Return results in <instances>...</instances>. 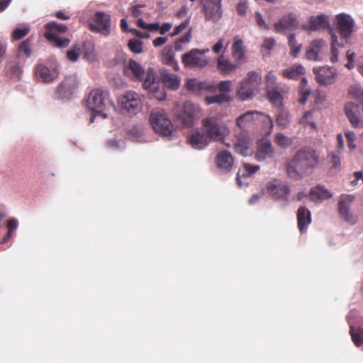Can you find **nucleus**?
<instances>
[{
    "label": "nucleus",
    "instance_id": "2eb2a0df",
    "mask_svg": "<svg viewBox=\"0 0 363 363\" xmlns=\"http://www.w3.org/2000/svg\"><path fill=\"white\" fill-rule=\"evenodd\" d=\"M313 72L315 74V81L320 85L325 86L335 82L336 72L332 67H314Z\"/></svg>",
    "mask_w": 363,
    "mask_h": 363
},
{
    "label": "nucleus",
    "instance_id": "49530a36",
    "mask_svg": "<svg viewBox=\"0 0 363 363\" xmlns=\"http://www.w3.org/2000/svg\"><path fill=\"white\" fill-rule=\"evenodd\" d=\"M348 92L352 98L358 101H363V89L359 85H351Z\"/></svg>",
    "mask_w": 363,
    "mask_h": 363
},
{
    "label": "nucleus",
    "instance_id": "5701e85b",
    "mask_svg": "<svg viewBox=\"0 0 363 363\" xmlns=\"http://www.w3.org/2000/svg\"><path fill=\"white\" fill-rule=\"evenodd\" d=\"M240 63L233 62L230 61V59L225 58L223 55H221L218 59H217V69L218 72L222 75H228L231 73L236 71V69L239 67Z\"/></svg>",
    "mask_w": 363,
    "mask_h": 363
},
{
    "label": "nucleus",
    "instance_id": "13d9d810",
    "mask_svg": "<svg viewBox=\"0 0 363 363\" xmlns=\"http://www.w3.org/2000/svg\"><path fill=\"white\" fill-rule=\"evenodd\" d=\"M16 228H17L16 220L13 219V218L9 220L8 223H7L9 235H11V234L16 229Z\"/></svg>",
    "mask_w": 363,
    "mask_h": 363
},
{
    "label": "nucleus",
    "instance_id": "72a5a7b5",
    "mask_svg": "<svg viewBox=\"0 0 363 363\" xmlns=\"http://www.w3.org/2000/svg\"><path fill=\"white\" fill-rule=\"evenodd\" d=\"M130 70L135 78L142 81L145 76L144 68L135 60L130 59L128 65L125 67V72L127 73Z\"/></svg>",
    "mask_w": 363,
    "mask_h": 363
},
{
    "label": "nucleus",
    "instance_id": "aec40b11",
    "mask_svg": "<svg viewBox=\"0 0 363 363\" xmlns=\"http://www.w3.org/2000/svg\"><path fill=\"white\" fill-rule=\"evenodd\" d=\"M354 199V196L352 195H342L338 202V211L341 217L351 223H355V219L350 211V205Z\"/></svg>",
    "mask_w": 363,
    "mask_h": 363
},
{
    "label": "nucleus",
    "instance_id": "a18cd8bd",
    "mask_svg": "<svg viewBox=\"0 0 363 363\" xmlns=\"http://www.w3.org/2000/svg\"><path fill=\"white\" fill-rule=\"evenodd\" d=\"M143 43L136 38L129 40L128 47L130 50L135 54H140L143 51Z\"/></svg>",
    "mask_w": 363,
    "mask_h": 363
},
{
    "label": "nucleus",
    "instance_id": "09e8293b",
    "mask_svg": "<svg viewBox=\"0 0 363 363\" xmlns=\"http://www.w3.org/2000/svg\"><path fill=\"white\" fill-rule=\"evenodd\" d=\"M29 27H24L23 28H16L11 33L13 40H20L26 37L30 32Z\"/></svg>",
    "mask_w": 363,
    "mask_h": 363
},
{
    "label": "nucleus",
    "instance_id": "5fc2aeb1",
    "mask_svg": "<svg viewBox=\"0 0 363 363\" xmlns=\"http://www.w3.org/2000/svg\"><path fill=\"white\" fill-rule=\"evenodd\" d=\"M330 163L331 164V168L333 169H339L341 165V161L339 155V152L332 153L331 158L330 160Z\"/></svg>",
    "mask_w": 363,
    "mask_h": 363
},
{
    "label": "nucleus",
    "instance_id": "c9c22d12",
    "mask_svg": "<svg viewBox=\"0 0 363 363\" xmlns=\"http://www.w3.org/2000/svg\"><path fill=\"white\" fill-rule=\"evenodd\" d=\"M329 35L331 36V57L330 61L333 63L337 62L338 60V48H342L343 45L340 44L337 40V36L334 33L333 29H330Z\"/></svg>",
    "mask_w": 363,
    "mask_h": 363
},
{
    "label": "nucleus",
    "instance_id": "412c9836",
    "mask_svg": "<svg viewBox=\"0 0 363 363\" xmlns=\"http://www.w3.org/2000/svg\"><path fill=\"white\" fill-rule=\"evenodd\" d=\"M298 22L296 16L294 13H289L282 16L277 22L274 23V30L277 33H282L284 30H292L297 28Z\"/></svg>",
    "mask_w": 363,
    "mask_h": 363
},
{
    "label": "nucleus",
    "instance_id": "6e6552de",
    "mask_svg": "<svg viewBox=\"0 0 363 363\" xmlns=\"http://www.w3.org/2000/svg\"><path fill=\"white\" fill-rule=\"evenodd\" d=\"M174 112L176 117L186 127L192 126L194 120L201 115L200 108L190 101L185 102L181 107L177 104Z\"/></svg>",
    "mask_w": 363,
    "mask_h": 363
},
{
    "label": "nucleus",
    "instance_id": "58836bf2",
    "mask_svg": "<svg viewBox=\"0 0 363 363\" xmlns=\"http://www.w3.org/2000/svg\"><path fill=\"white\" fill-rule=\"evenodd\" d=\"M32 41L33 38L29 37L26 40H23L18 45V51L19 54L26 58L30 57L32 55Z\"/></svg>",
    "mask_w": 363,
    "mask_h": 363
},
{
    "label": "nucleus",
    "instance_id": "f704fd0d",
    "mask_svg": "<svg viewBox=\"0 0 363 363\" xmlns=\"http://www.w3.org/2000/svg\"><path fill=\"white\" fill-rule=\"evenodd\" d=\"M267 99L273 105L278 108L282 106L283 96L277 87H272L267 89Z\"/></svg>",
    "mask_w": 363,
    "mask_h": 363
},
{
    "label": "nucleus",
    "instance_id": "c85d7f7f",
    "mask_svg": "<svg viewBox=\"0 0 363 363\" xmlns=\"http://www.w3.org/2000/svg\"><path fill=\"white\" fill-rule=\"evenodd\" d=\"M260 169L259 165H253L248 163H244L241 168L239 169L236 175V182L241 186L242 183V178H247L257 173Z\"/></svg>",
    "mask_w": 363,
    "mask_h": 363
},
{
    "label": "nucleus",
    "instance_id": "c756f323",
    "mask_svg": "<svg viewBox=\"0 0 363 363\" xmlns=\"http://www.w3.org/2000/svg\"><path fill=\"white\" fill-rule=\"evenodd\" d=\"M35 75L38 81L44 83H50L55 79L54 73L43 64H38L35 70Z\"/></svg>",
    "mask_w": 363,
    "mask_h": 363
},
{
    "label": "nucleus",
    "instance_id": "864d4df0",
    "mask_svg": "<svg viewBox=\"0 0 363 363\" xmlns=\"http://www.w3.org/2000/svg\"><path fill=\"white\" fill-rule=\"evenodd\" d=\"M345 138L347 142V146L350 150H354L356 147V145L354 144L355 141V134L354 132L347 130L345 133Z\"/></svg>",
    "mask_w": 363,
    "mask_h": 363
},
{
    "label": "nucleus",
    "instance_id": "c03bdc74",
    "mask_svg": "<svg viewBox=\"0 0 363 363\" xmlns=\"http://www.w3.org/2000/svg\"><path fill=\"white\" fill-rule=\"evenodd\" d=\"M186 87L189 91H199L207 89L205 82L198 81L196 79H189L186 83Z\"/></svg>",
    "mask_w": 363,
    "mask_h": 363
},
{
    "label": "nucleus",
    "instance_id": "a19ab883",
    "mask_svg": "<svg viewBox=\"0 0 363 363\" xmlns=\"http://www.w3.org/2000/svg\"><path fill=\"white\" fill-rule=\"evenodd\" d=\"M288 44L290 48V55L293 57H296L302 48V45L297 43L294 33L288 36Z\"/></svg>",
    "mask_w": 363,
    "mask_h": 363
},
{
    "label": "nucleus",
    "instance_id": "6ab92c4d",
    "mask_svg": "<svg viewBox=\"0 0 363 363\" xmlns=\"http://www.w3.org/2000/svg\"><path fill=\"white\" fill-rule=\"evenodd\" d=\"M303 29L309 31H316L321 29H333L330 27L329 16L325 14L311 16L308 21V25L303 26Z\"/></svg>",
    "mask_w": 363,
    "mask_h": 363
},
{
    "label": "nucleus",
    "instance_id": "bf43d9fd",
    "mask_svg": "<svg viewBox=\"0 0 363 363\" xmlns=\"http://www.w3.org/2000/svg\"><path fill=\"white\" fill-rule=\"evenodd\" d=\"M247 6L246 3L240 2L237 5L236 10L239 15L244 16L247 11Z\"/></svg>",
    "mask_w": 363,
    "mask_h": 363
},
{
    "label": "nucleus",
    "instance_id": "0e129e2a",
    "mask_svg": "<svg viewBox=\"0 0 363 363\" xmlns=\"http://www.w3.org/2000/svg\"><path fill=\"white\" fill-rule=\"evenodd\" d=\"M172 24L169 23H164L162 25V26H160V33L161 35H164L167 32H168L172 28Z\"/></svg>",
    "mask_w": 363,
    "mask_h": 363
},
{
    "label": "nucleus",
    "instance_id": "4be33fe9",
    "mask_svg": "<svg viewBox=\"0 0 363 363\" xmlns=\"http://www.w3.org/2000/svg\"><path fill=\"white\" fill-rule=\"evenodd\" d=\"M210 140L204 132L195 130L188 136V143L194 149L202 150L210 143Z\"/></svg>",
    "mask_w": 363,
    "mask_h": 363
},
{
    "label": "nucleus",
    "instance_id": "f3484780",
    "mask_svg": "<svg viewBox=\"0 0 363 363\" xmlns=\"http://www.w3.org/2000/svg\"><path fill=\"white\" fill-rule=\"evenodd\" d=\"M267 191L274 199L287 200L290 193V189L286 183L278 179H274L267 184Z\"/></svg>",
    "mask_w": 363,
    "mask_h": 363
},
{
    "label": "nucleus",
    "instance_id": "052dcab7",
    "mask_svg": "<svg viewBox=\"0 0 363 363\" xmlns=\"http://www.w3.org/2000/svg\"><path fill=\"white\" fill-rule=\"evenodd\" d=\"M275 44V41L274 40V38H266L264 41V43H263V48L267 49V50H272V48L274 47Z\"/></svg>",
    "mask_w": 363,
    "mask_h": 363
},
{
    "label": "nucleus",
    "instance_id": "4468645a",
    "mask_svg": "<svg viewBox=\"0 0 363 363\" xmlns=\"http://www.w3.org/2000/svg\"><path fill=\"white\" fill-rule=\"evenodd\" d=\"M344 111L353 128H363V116L359 112V105L353 102H347L344 106Z\"/></svg>",
    "mask_w": 363,
    "mask_h": 363
},
{
    "label": "nucleus",
    "instance_id": "8fccbe9b",
    "mask_svg": "<svg viewBox=\"0 0 363 363\" xmlns=\"http://www.w3.org/2000/svg\"><path fill=\"white\" fill-rule=\"evenodd\" d=\"M313 118V112L312 111H307L305 113V114L303 116V117L300 119V124L303 125V126H306L308 125H311L312 128L315 127V124L314 122H313L311 120Z\"/></svg>",
    "mask_w": 363,
    "mask_h": 363
},
{
    "label": "nucleus",
    "instance_id": "f257e3e1",
    "mask_svg": "<svg viewBox=\"0 0 363 363\" xmlns=\"http://www.w3.org/2000/svg\"><path fill=\"white\" fill-rule=\"evenodd\" d=\"M320 155L312 147L298 150L286 165L287 176L294 180L301 179L311 173L319 163Z\"/></svg>",
    "mask_w": 363,
    "mask_h": 363
},
{
    "label": "nucleus",
    "instance_id": "b1692460",
    "mask_svg": "<svg viewBox=\"0 0 363 363\" xmlns=\"http://www.w3.org/2000/svg\"><path fill=\"white\" fill-rule=\"evenodd\" d=\"M296 216L298 230L301 233H305L312 220L310 211L305 206H301L298 208Z\"/></svg>",
    "mask_w": 363,
    "mask_h": 363
},
{
    "label": "nucleus",
    "instance_id": "69168bd1",
    "mask_svg": "<svg viewBox=\"0 0 363 363\" xmlns=\"http://www.w3.org/2000/svg\"><path fill=\"white\" fill-rule=\"evenodd\" d=\"M255 19L259 26L267 28V25L262 15L259 13H256Z\"/></svg>",
    "mask_w": 363,
    "mask_h": 363
},
{
    "label": "nucleus",
    "instance_id": "bb28decb",
    "mask_svg": "<svg viewBox=\"0 0 363 363\" xmlns=\"http://www.w3.org/2000/svg\"><path fill=\"white\" fill-rule=\"evenodd\" d=\"M161 80L163 84L168 89L177 90L180 85V79L177 74L169 73L167 69H163L160 73Z\"/></svg>",
    "mask_w": 363,
    "mask_h": 363
},
{
    "label": "nucleus",
    "instance_id": "1a4fd4ad",
    "mask_svg": "<svg viewBox=\"0 0 363 363\" xmlns=\"http://www.w3.org/2000/svg\"><path fill=\"white\" fill-rule=\"evenodd\" d=\"M208 52V49H191L182 55V62L185 67L188 68L204 67L208 65V60L205 56Z\"/></svg>",
    "mask_w": 363,
    "mask_h": 363
},
{
    "label": "nucleus",
    "instance_id": "393cba45",
    "mask_svg": "<svg viewBox=\"0 0 363 363\" xmlns=\"http://www.w3.org/2000/svg\"><path fill=\"white\" fill-rule=\"evenodd\" d=\"M233 162V157L231 154L225 150L219 152L216 158L217 167L226 172H229L231 170Z\"/></svg>",
    "mask_w": 363,
    "mask_h": 363
},
{
    "label": "nucleus",
    "instance_id": "7ed1b4c3",
    "mask_svg": "<svg viewBox=\"0 0 363 363\" xmlns=\"http://www.w3.org/2000/svg\"><path fill=\"white\" fill-rule=\"evenodd\" d=\"M258 121H261L268 126L267 134L272 132L274 127L272 118L269 116L257 111H247L241 114L236 119V125L241 130L245 132L247 128L257 125Z\"/></svg>",
    "mask_w": 363,
    "mask_h": 363
},
{
    "label": "nucleus",
    "instance_id": "4d7b16f0",
    "mask_svg": "<svg viewBox=\"0 0 363 363\" xmlns=\"http://www.w3.org/2000/svg\"><path fill=\"white\" fill-rule=\"evenodd\" d=\"M189 25V20L186 19L181 23L179 26H176L174 29V32L172 33L173 35H176L179 34L182 31H183L185 28H186Z\"/></svg>",
    "mask_w": 363,
    "mask_h": 363
},
{
    "label": "nucleus",
    "instance_id": "680f3d73",
    "mask_svg": "<svg viewBox=\"0 0 363 363\" xmlns=\"http://www.w3.org/2000/svg\"><path fill=\"white\" fill-rule=\"evenodd\" d=\"M167 41V37H157L156 38L153 42H152V44L155 47H159V46H161L164 44H165Z\"/></svg>",
    "mask_w": 363,
    "mask_h": 363
},
{
    "label": "nucleus",
    "instance_id": "79ce46f5",
    "mask_svg": "<svg viewBox=\"0 0 363 363\" xmlns=\"http://www.w3.org/2000/svg\"><path fill=\"white\" fill-rule=\"evenodd\" d=\"M274 143L281 148L285 149L289 147L292 143L293 140L281 133H278L274 135Z\"/></svg>",
    "mask_w": 363,
    "mask_h": 363
},
{
    "label": "nucleus",
    "instance_id": "3c124183",
    "mask_svg": "<svg viewBox=\"0 0 363 363\" xmlns=\"http://www.w3.org/2000/svg\"><path fill=\"white\" fill-rule=\"evenodd\" d=\"M231 86L230 80L221 81L218 85V89L221 94H228L231 91Z\"/></svg>",
    "mask_w": 363,
    "mask_h": 363
},
{
    "label": "nucleus",
    "instance_id": "9d476101",
    "mask_svg": "<svg viewBox=\"0 0 363 363\" xmlns=\"http://www.w3.org/2000/svg\"><path fill=\"white\" fill-rule=\"evenodd\" d=\"M119 102L122 111L130 114H136L142 108L141 99L135 91H130L122 95Z\"/></svg>",
    "mask_w": 363,
    "mask_h": 363
},
{
    "label": "nucleus",
    "instance_id": "7c9ffc66",
    "mask_svg": "<svg viewBox=\"0 0 363 363\" xmlns=\"http://www.w3.org/2000/svg\"><path fill=\"white\" fill-rule=\"evenodd\" d=\"M232 56L235 62L241 64V61L245 57V50L243 46V41L238 37L234 38L232 45Z\"/></svg>",
    "mask_w": 363,
    "mask_h": 363
},
{
    "label": "nucleus",
    "instance_id": "de8ad7c7",
    "mask_svg": "<svg viewBox=\"0 0 363 363\" xmlns=\"http://www.w3.org/2000/svg\"><path fill=\"white\" fill-rule=\"evenodd\" d=\"M151 94L152 98H155L158 101H163L166 98V92L163 87L160 86V83L155 89H150L148 90Z\"/></svg>",
    "mask_w": 363,
    "mask_h": 363
},
{
    "label": "nucleus",
    "instance_id": "e2e57ef3",
    "mask_svg": "<svg viewBox=\"0 0 363 363\" xmlns=\"http://www.w3.org/2000/svg\"><path fill=\"white\" fill-rule=\"evenodd\" d=\"M223 47V40L220 39L213 46V51L216 54H218L221 52V50Z\"/></svg>",
    "mask_w": 363,
    "mask_h": 363
},
{
    "label": "nucleus",
    "instance_id": "9b49d317",
    "mask_svg": "<svg viewBox=\"0 0 363 363\" xmlns=\"http://www.w3.org/2000/svg\"><path fill=\"white\" fill-rule=\"evenodd\" d=\"M335 25L341 38L347 41L354 31V21L353 18L349 14L339 13L335 16Z\"/></svg>",
    "mask_w": 363,
    "mask_h": 363
},
{
    "label": "nucleus",
    "instance_id": "39448f33",
    "mask_svg": "<svg viewBox=\"0 0 363 363\" xmlns=\"http://www.w3.org/2000/svg\"><path fill=\"white\" fill-rule=\"evenodd\" d=\"M149 120L154 131L159 135L164 137L172 135L174 126L164 110L162 108L152 110Z\"/></svg>",
    "mask_w": 363,
    "mask_h": 363
},
{
    "label": "nucleus",
    "instance_id": "774afa93",
    "mask_svg": "<svg viewBox=\"0 0 363 363\" xmlns=\"http://www.w3.org/2000/svg\"><path fill=\"white\" fill-rule=\"evenodd\" d=\"M12 0H0V12L4 11L10 4Z\"/></svg>",
    "mask_w": 363,
    "mask_h": 363
},
{
    "label": "nucleus",
    "instance_id": "20e7f679",
    "mask_svg": "<svg viewBox=\"0 0 363 363\" xmlns=\"http://www.w3.org/2000/svg\"><path fill=\"white\" fill-rule=\"evenodd\" d=\"M201 129L211 141L223 142L230 133L229 129L222 121L216 116L203 118L201 121Z\"/></svg>",
    "mask_w": 363,
    "mask_h": 363
},
{
    "label": "nucleus",
    "instance_id": "cd10ccee",
    "mask_svg": "<svg viewBox=\"0 0 363 363\" xmlns=\"http://www.w3.org/2000/svg\"><path fill=\"white\" fill-rule=\"evenodd\" d=\"M237 140L234 144L235 151L242 155L247 156L249 155L250 149L248 147V135L246 132H242L237 135Z\"/></svg>",
    "mask_w": 363,
    "mask_h": 363
},
{
    "label": "nucleus",
    "instance_id": "ea45409f",
    "mask_svg": "<svg viewBox=\"0 0 363 363\" xmlns=\"http://www.w3.org/2000/svg\"><path fill=\"white\" fill-rule=\"evenodd\" d=\"M276 122L281 129L286 128L290 124V114L287 111L281 109L276 118Z\"/></svg>",
    "mask_w": 363,
    "mask_h": 363
},
{
    "label": "nucleus",
    "instance_id": "4c0bfd02",
    "mask_svg": "<svg viewBox=\"0 0 363 363\" xmlns=\"http://www.w3.org/2000/svg\"><path fill=\"white\" fill-rule=\"evenodd\" d=\"M311 94V88L307 85V80L303 77L300 82L298 88V101L300 104H305L307 101L308 97Z\"/></svg>",
    "mask_w": 363,
    "mask_h": 363
},
{
    "label": "nucleus",
    "instance_id": "f03ea898",
    "mask_svg": "<svg viewBox=\"0 0 363 363\" xmlns=\"http://www.w3.org/2000/svg\"><path fill=\"white\" fill-rule=\"evenodd\" d=\"M261 79L259 73L255 71L249 72L238 84L236 91L237 98L242 101L252 99L261 82Z\"/></svg>",
    "mask_w": 363,
    "mask_h": 363
},
{
    "label": "nucleus",
    "instance_id": "ddd939ff",
    "mask_svg": "<svg viewBox=\"0 0 363 363\" xmlns=\"http://www.w3.org/2000/svg\"><path fill=\"white\" fill-rule=\"evenodd\" d=\"M326 42L323 39L313 40L306 51V57L308 60L320 61L327 50Z\"/></svg>",
    "mask_w": 363,
    "mask_h": 363
},
{
    "label": "nucleus",
    "instance_id": "a878e982",
    "mask_svg": "<svg viewBox=\"0 0 363 363\" xmlns=\"http://www.w3.org/2000/svg\"><path fill=\"white\" fill-rule=\"evenodd\" d=\"M161 60L164 65L172 67L174 71H178L179 66L177 60L175 59V54L172 46H166L161 55Z\"/></svg>",
    "mask_w": 363,
    "mask_h": 363
},
{
    "label": "nucleus",
    "instance_id": "473e14b6",
    "mask_svg": "<svg viewBox=\"0 0 363 363\" xmlns=\"http://www.w3.org/2000/svg\"><path fill=\"white\" fill-rule=\"evenodd\" d=\"M305 73V68L300 64H294L291 67L285 69L282 71V76L284 78L295 79L300 75Z\"/></svg>",
    "mask_w": 363,
    "mask_h": 363
},
{
    "label": "nucleus",
    "instance_id": "423d86ee",
    "mask_svg": "<svg viewBox=\"0 0 363 363\" xmlns=\"http://www.w3.org/2000/svg\"><path fill=\"white\" fill-rule=\"evenodd\" d=\"M86 106L94 113V116L100 115L104 118H106L108 117L107 110L111 106V103L107 93L101 89H94L89 94Z\"/></svg>",
    "mask_w": 363,
    "mask_h": 363
},
{
    "label": "nucleus",
    "instance_id": "a211bd4d",
    "mask_svg": "<svg viewBox=\"0 0 363 363\" xmlns=\"http://www.w3.org/2000/svg\"><path fill=\"white\" fill-rule=\"evenodd\" d=\"M221 1L206 0L203 3V11L207 21L216 22L222 16Z\"/></svg>",
    "mask_w": 363,
    "mask_h": 363
},
{
    "label": "nucleus",
    "instance_id": "dca6fc26",
    "mask_svg": "<svg viewBox=\"0 0 363 363\" xmlns=\"http://www.w3.org/2000/svg\"><path fill=\"white\" fill-rule=\"evenodd\" d=\"M274 156V148L270 140L262 139L257 142L255 159L258 162H264L272 159Z\"/></svg>",
    "mask_w": 363,
    "mask_h": 363
},
{
    "label": "nucleus",
    "instance_id": "2f4dec72",
    "mask_svg": "<svg viewBox=\"0 0 363 363\" xmlns=\"http://www.w3.org/2000/svg\"><path fill=\"white\" fill-rule=\"evenodd\" d=\"M331 196V193L324 186L320 185H318L315 188L311 189L310 191V199L313 201L328 199Z\"/></svg>",
    "mask_w": 363,
    "mask_h": 363
},
{
    "label": "nucleus",
    "instance_id": "37998d69",
    "mask_svg": "<svg viewBox=\"0 0 363 363\" xmlns=\"http://www.w3.org/2000/svg\"><path fill=\"white\" fill-rule=\"evenodd\" d=\"M230 101V96L228 94H221L217 95H213L211 96H208L206 98V101L208 105L212 104H222Z\"/></svg>",
    "mask_w": 363,
    "mask_h": 363
},
{
    "label": "nucleus",
    "instance_id": "338daca9",
    "mask_svg": "<svg viewBox=\"0 0 363 363\" xmlns=\"http://www.w3.org/2000/svg\"><path fill=\"white\" fill-rule=\"evenodd\" d=\"M7 49V45L6 43H0V61H2L4 55H6Z\"/></svg>",
    "mask_w": 363,
    "mask_h": 363
},
{
    "label": "nucleus",
    "instance_id": "603ef678",
    "mask_svg": "<svg viewBox=\"0 0 363 363\" xmlns=\"http://www.w3.org/2000/svg\"><path fill=\"white\" fill-rule=\"evenodd\" d=\"M80 48L76 45L73 49L67 52V58L72 62H76L79 57Z\"/></svg>",
    "mask_w": 363,
    "mask_h": 363
},
{
    "label": "nucleus",
    "instance_id": "6e6d98bb",
    "mask_svg": "<svg viewBox=\"0 0 363 363\" xmlns=\"http://www.w3.org/2000/svg\"><path fill=\"white\" fill-rule=\"evenodd\" d=\"M276 79V77L273 72L272 71L269 72L266 76L267 89H271L272 87H277V86H275Z\"/></svg>",
    "mask_w": 363,
    "mask_h": 363
},
{
    "label": "nucleus",
    "instance_id": "f8f14e48",
    "mask_svg": "<svg viewBox=\"0 0 363 363\" xmlns=\"http://www.w3.org/2000/svg\"><path fill=\"white\" fill-rule=\"evenodd\" d=\"M89 30L92 32L100 33L105 36L111 33V16L102 11L95 13L94 23L89 24Z\"/></svg>",
    "mask_w": 363,
    "mask_h": 363
},
{
    "label": "nucleus",
    "instance_id": "e433bc0d",
    "mask_svg": "<svg viewBox=\"0 0 363 363\" xmlns=\"http://www.w3.org/2000/svg\"><path fill=\"white\" fill-rule=\"evenodd\" d=\"M143 86L145 89H155L159 83L152 69H148L143 78Z\"/></svg>",
    "mask_w": 363,
    "mask_h": 363
},
{
    "label": "nucleus",
    "instance_id": "0eeeda50",
    "mask_svg": "<svg viewBox=\"0 0 363 363\" xmlns=\"http://www.w3.org/2000/svg\"><path fill=\"white\" fill-rule=\"evenodd\" d=\"M45 29L44 36L53 46L62 48L69 45V39L60 36L67 31V26L52 21L45 24Z\"/></svg>",
    "mask_w": 363,
    "mask_h": 363
}]
</instances>
